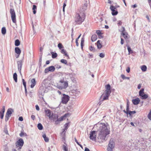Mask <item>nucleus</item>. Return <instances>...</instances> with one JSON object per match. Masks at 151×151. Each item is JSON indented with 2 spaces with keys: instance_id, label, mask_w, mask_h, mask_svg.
Listing matches in <instances>:
<instances>
[{
  "instance_id": "nucleus-1",
  "label": "nucleus",
  "mask_w": 151,
  "mask_h": 151,
  "mask_svg": "<svg viewBox=\"0 0 151 151\" xmlns=\"http://www.w3.org/2000/svg\"><path fill=\"white\" fill-rule=\"evenodd\" d=\"M97 131H91L90 134V138L93 141L96 140V134H98V139L100 141L106 140V137L109 134V128L107 123H99L96 125Z\"/></svg>"
},
{
  "instance_id": "nucleus-2",
  "label": "nucleus",
  "mask_w": 151,
  "mask_h": 151,
  "mask_svg": "<svg viewBox=\"0 0 151 151\" xmlns=\"http://www.w3.org/2000/svg\"><path fill=\"white\" fill-rule=\"evenodd\" d=\"M105 87L106 89L100 97V99L102 101L108 99L111 92V86L109 84L106 85Z\"/></svg>"
},
{
  "instance_id": "nucleus-3",
  "label": "nucleus",
  "mask_w": 151,
  "mask_h": 151,
  "mask_svg": "<svg viewBox=\"0 0 151 151\" xmlns=\"http://www.w3.org/2000/svg\"><path fill=\"white\" fill-rule=\"evenodd\" d=\"M85 19V14L84 13L81 12L76 14L75 17V22L76 24H80Z\"/></svg>"
},
{
  "instance_id": "nucleus-4",
  "label": "nucleus",
  "mask_w": 151,
  "mask_h": 151,
  "mask_svg": "<svg viewBox=\"0 0 151 151\" xmlns=\"http://www.w3.org/2000/svg\"><path fill=\"white\" fill-rule=\"evenodd\" d=\"M60 83V85H58L57 87L59 89H63L67 88L68 86V83L67 81H64V78L61 79L59 81Z\"/></svg>"
},
{
  "instance_id": "nucleus-5",
  "label": "nucleus",
  "mask_w": 151,
  "mask_h": 151,
  "mask_svg": "<svg viewBox=\"0 0 151 151\" xmlns=\"http://www.w3.org/2000/svg\"><path fill=\"white\" fill-rule=\"evenodd\" d=\"M114 147V143L112 139L110 141L107 148V151H112Z\"/></svg>"
},
{
  "instance_id": "nucleus-6",
  "label": "nucleus",
  "mask_w": 151,
  "mask_h": 151,
  "mask_svg": "<svg viewBox=\"0 0 151 151\" xmlns=\"http://www.w3.org/2000/svg\"><path fill=\"white\" fill-rule=\"evenodd\" d=\"M24 144V141L22 138H20L15 143L17 147H19V149H21Z\"/></svg>"
},
{
  "instance_id": "nucleus-7",
  "label": "nucleus",
  "mask_w": 151,
  "mask_h": 151,
  "mask_svg": "<svg viewBox=\"0 0 151 151\" xmlns=\"http://www.w3.org/2000/svg\"><path fill=\"white\" fill-rule=\"evenodd\" d=\"M10 12L11 14V17L13 22L14 23H16V15L14 10L12 9H10Z\"/></svg>"
},
{
  "instance_id": "nucleus-8",
  "label": "nucleus",
  "mask_w": 151,
  "mask_h": 151,
  "mask_svg": "<svg viewBox=\"0 0 151 151\" xmlns=\"http://www.w3.org/2000/svg\"><path fill=\"white\" fill-rule=\"evenodd\" d=\"M144 88H142L139 92V95L142 99H145L148 97L147 94H144Z\"/></svg>"
},
{
  "instance_id": "nucleus-9",
  "label": "nucleus",
  "mask_w": 151,
  "mask_h": 151,
  "mask_svg": "<svg viewBox=\"0 0 151 151\" xmlns=\"http://www.w3.org/2000/svg\"><path fill=\"white\" fill-rule=\"evenodd\" d=\"M69 114H65L63 116H61L59 118H58L56 121H55V124H58L60 123V122L63 120L68 116Z\"/></svg>"
},
{
  "instance_id": "nucleus-10",
  "label": "nucleus",
  "mask_w": 151,
  "mask_h": 151,
  "mask_svg": "<svg viewBox=\"0 0 151 151\" xmlns=\"http://www.w3.org/2000/svg\"><path fill=\"white\" fill-rule=\"evenodd\" d=\"M69 97L64 94H63V96L62 98L61 102L62 103L66 104L69 100Z\"/></svg>"
},
{
  "instance_id": "nucleus-11",
  "label": "nucleus",
  "mask_w": 151,
  "mask_h": 151,
  "mask_svg": "<svg viewBox=\"0 0 151 151\" xmlns=\"http://www.w3.org/2000/svg\"><path fill=\"white\" fill-rule=\"evenodd\" d=\"M110 9L112 11L111 14L112 15H116L118 14V12L116 9V7L113 6H111Z\"/></svg>"
},
{
  "instance_id": "nucleus-12",
  "label": "nucleus",
  "mask_w": 151,
  "mask_h": 151,
  "mask_svg": "<svg viewBox=\"0 0 151 151\" xmlns=\"http://www.w3.org/2000/svg\"><path fill=\"white\" fill-rule=\"evenodd\" d=\"M55 68L54 66H50L49 67L47 68L45 70V72L47 73L49 71L53 72L55 71Z\"/></svg>"
},
{
  "instance_id": "nucleus-13",
  "label": "nucleus",
  "mask_w": 151,
  "mask_h": 151,
  "mask_svg": "<svg viewBox=\"0 0 151 151\" xmlns=\"http://www.w3.org/2000/svg\"><path fill=\"white\" fill-rule=\"evenodd\" d=\"M122 29L120 31L122 32V34L124 38L125 39H127L128 37V35L127 33L126 32H125V28L124 27H122Z\"/></svg>"
},
{
  "instance_id": "nucleus-14",
  "label": "nucleus",
  "mask_w": 151,
  "mask_h": 151,
  "mask_svg": "<svg viewBox=\"0 0 151 151\" xmlns=\"http://www.w3.org/2000/svg\"><path fill=\"white\" fill-rule=\"evenodd\" d=\"M58 117V116L57 114H52L51 116L49 117V119H50L51 120H53L55 122V121L57 120Z\"/></svg>"
},
{
  "instance_id": "nucleus-15",
  "label": "nucleus",
  "mask_w": 151,
  "mask_h": 151,
  "mask_svg": "<svg viewBox=\"0 0 151 151\" xmlns=\"http://www.w3.org/2000/svg\"><path fill=\"white\" fill-rule=\"evenodd\" d=\"M18 69L20 73H21L22 67V60H20L17 62Z\"/></svg>"
},
{
  "instance_id": "nucleus-16",
  "label": "nucleus",
  "mask_w": 151,
  "mask_h": 151,
  "mask_svg": "<svg viewBox=\"0 0 151 151\" xmlns=\"http://www.w3.org/2000/svg\"><path fill=\"white\" fill-rule=\"evenodd\" d=\"M65 79L68 80L69 78H71L73 77V74L71 73H66L65 74Z\"/></svg>"
},
{
  "instance_id": "nucleus-17",
  "label": "nucleus",
  "mask_w": 151,
  "mask_h": 151,
  "mask_svg": "<svg viewBox=\"0 0 151 151\" xmlns=\"http://www.w3.org/2000/svg\"><path fill=\"white\" fill-rule=\"evenodd\" d=\"M31 83L30 87L31 88H33L36 84V82L35 78H33L31 80Z\"/></svg>"
},
{
  "instance_id": "nucleus-18",
  "label": "nucleus",
  "mask_w": 151,
  "mask_h": 151,
  "mask_svg": "<svg viewBox=\"0 0 151 151\" xmlns=\"http://www.w3.org/2000/svg\"><path fill=\"white\" fill-rule=\"evenodd\" d=\"M140 100L138 98H137L136 99H133L132 101V102L135 105H137L138 104L139 102H140Z\"/></svg>"
},
{
  "instance_id": "nucleus-19",
  "label": "nucleus",
  "mask_w": 151,
  "mask_h": 151,
  "mask_svg": "<svg viewBox=\"0 0 151 151\" xmlns=\"http://www.w3.org/2000/svg\"><path fill=\"white\" fill-rule=\"evenodd\" d=\"M15 52L18 54V55L16 57L17 58H18L19 55L21 53V50L18 47H16L15 48Z\"/></svg>"
},
{
  "instance_id": "nucleus-20",
  "label": "nucleus",
  "mask_w": 151,
  "mask_h": 151,
  "mask_svg": "<svg viewBox=\"0 0 151 151\" xmlns=\"http://www.w3.org/2000/svg\"><path fill=\"white\" fill-rule=\"evenodd\" d=\"M87 6L88 3L87 2H86L84 4L83 6H82V7L81 8L82 9H81V10L82 12L85 11L87 9Z\"/></svg>"
},
{
  "instance_id": "nucleus-21",
  "label": "nucleus",
  "mask_w": 151,
  "mask_h": 151,
  "mask_svg": "<svg viewBox=\"0 0 151 151\" xmlns=\"http://www.w3.org/2000/svg\"><path fill=\"white\" fill-rule=\"evenodd\" d=\"M45 115L46 116H49V117L51 116V111L49 109H47L45 110Z\"/></svg>"
},
{
  "instance_id": "nucleus-22",
  "label": "nucleus",
  "mask_w": 151,
  "mask_h": 151,
  "mask_svg": "<svg viewBox=\"0 0 151 151\" xmlns=\"http://www.w3.org/2000/svg\"><path fill=\"white\" fill-rule=\"evenodd\" d=\"M38 95L39 96H43L44 95V90L42 88H40L38 91Z\"/></svg>"
},
{
  "instance_id": "nucleus-23",
  "label": "nucleus",
  "mask_w": 151,
  "mask_h": 151,
  "mask_svg": "<svg viewBox=\"0 0 151 151\" xmlns=\"http://www.w3.org/2000/svg\"><path fill=\"white\" fill-rule=\"evenodd\" d=\"M13 110L12 109H8L6 112V115L9 116H10L11 114H12V111Z\"/></svg>"
},
{
  "instance_id": "nucleus-24",
  "label": "nucleus",
  "mask_w": 151,
  "mask_h": 151,
  "mask_svg": "<svg viewBox=\"0 0 151 151\" xmlns=\"http://www.w3.org/2000/svg\"><path fill=\"white\" fill-rule=\"evenodd\" d=\"M42 137L44 139V140L45 142H49V139L47 137H46V134H43Z\"/></svg>"
},
{
  "instance_id": "nucleus-25",
  "label": "nucleus",
  "mask_w": 151,
  "mask_h": 151,
  "mask_svg": "<svg viewBox=\"0 0 151 151\" xmlns=\"http://www.w3.org/2000/svg\"><path fill=\"white\" fill-rule=\"evenodd\" d=\"M61 52L62 53L64 54L66 56H67L68 57V58H69V56L68 55L66 51L64 50V49H63L61 50Z\"/></svg>"
},
{
  "instance_id": "nucleus-26",
  "label": "nucleus",
  "mask_w": 151,
  "mask_h": 151,
  "mask_svg": "<svg viewBox=\"0 0 151 151\" xmlns=\"http://www.w3.org/2000/svg\"><path fill=\"white\" fill-rule=\"evenodd\" d=\"M97 39V37L96 35H92L91 37V40L92 42L95 41Z\"/></svg>"
},
{
  "instance_id": "nucleus-27",
  "label": "nucleus",
  "mask_w": 151,
  "mask_h": 151,
  "mask_svg": "<svg viewBox=\"0 0 151 151\" xmlns=\"http://www.w3.org/2000/svg\"><path fill=\"white\" fill-rule=\"evenodd\" d=\"M101 41L98 40L97 42V46L98 48L100 49L102 47V45L100 43Z\"/></svg>"
},
{
  "instance_id": "nucleus-28",
  "label": "nucleus",
  "mask_w": 151,
  "mask_h": 151,
  "mask_svg": "<svg viewBox=\"0 0 151 151\" xmlns=\"http://www.w3.org/2000/svg\"><path fill=\"white\" fill-rule=\"evenodd\" d=\"M13 78L14 80L16 82H17V73H15L13 74Z\"/></svg>"
},
{
  "instance_id": "nucleus-29",
  "label": "nucleus",
  "mask_w": 151,
  "mask_h": 151,
  "mask_svg": "<svg viewBox=\"0 0 151 151\" xmlns=\"http://www.w3.org/2000/svg\"><path fill=\"white\" fill-rule=\"evenodd\" d=\"M84 41V39L83 37H82L81 40V48L82 49L83 48V43Z\"/></svg>"
},
{
  "instance_id": "nucleus-30",
  "label": "nucleus",
  "mask_w": 151,
  "mask_h": 151,
  "mask_svg": "<svg viewBox=\"0 0 151 151\" xmlns=\"http://www.w3.org/2000/svg\"><path fill=\"white\" fill-rule=\"evenodd\" d=\"M37 127L38 129L40 130L42 129L43 128L42 125L41 123H39L37 124Z\"/></svg>"
},
{
  "instance_id": "nucleus-31",
  "label": "nucleus",
  "mask_w": 151,
  "mask_h": 151,
  "mask_svg": "<svg viewBox=\"0 0 151 151\" xmlns=\"http://www.w3.org/2000/svg\"><path fill=\"white\" fill-rule=\"evenodd\" d=\"M32 10H33V14H35L36 13V11L35 10V9H37V6L35 5H33V8L32 9Z\"/></svg>"
},
{
  "instance_id": "nucleus-32",
  "label": "nucleus",
  "mask_w": 151,
  "mask_h": 151,
  "mask_svg": "<svg viewBox=\"0 0 151 151\" xmlns=\"http://www.w3.org/2000/svg\"><path fill=\"white\" fill-rule=\"evenodd\" d=\"M141 69L142 71H145L146 70L147 67L145 65H143L142 66Z\"/></svg>"
},
{
  "instance_id": "nucleus-33",
  "label": "nucleus",
  "mask_w": 151,
  "mask_h": 151,
  "mask_svg": "<svg viewBox=\"0 0 151 151\" xmlns=\"http://www.w3.org/2000/svg\"><path fill=\"white\" fill-rule=\"evenodd\" d=\"M52 57V58H56L57 56V54L56 53H54L53 52H51Z\"/></svg>"
},
{
  "instance_id": "nucleus-34",
  "label": "nucleus",
  "mask_w": 151,
  "mask_h": 151,
  "mask_svg": "<svg viewBox=\"0 0 151 151\" xmlns=\"http://www.w3.org/2000/svg\"><path fill=\"white\" fill-rule=\"evenodd\" d=\"M1 33L2 34L4 35L6 33V29L5 27H3L1 29Z\"/></svg>"
},
{
  "instance_id": "nucleus-35",
  "label": "nucleus",
  "mask_w": 151,
  "mask_h": 151,
  "mask_svg": "<svg viewBox=\"0 0 151 151\" xmlns=\"http://www.w3.org/2000/svg\"><path fill=\"white\" fill-rule=\"evenodd\" d=\"M20 42L19 40H16L15 41V45L16 46H18L20 45Z\"/></svg>"
},
{
  "instance_id": "nucleus-36",
  "label": "nucleus",
  "mask_w": 151,
  "mask_h": 151,
  "mask_svg": "<svg viewBox=\"0 0 151 151\" xmlns=\"http://www.w3.org/2000/svg\"><path fill=\"white\" fill-rule=\"evenodd\" d=\"M60 62L66 64L67 63V61L65 59H62L60 60Z\"/></svg>"
},
{
  "instance_id": "nucleus-37",
  "label": "nucleus",
  "mask_w": 151,
  "mask_h": 151,
  "mask_svg": "<svg viewBox=\"0 0 151 151\" xmlns=\"http://www.w3.org/2000/svg\"><path fill=\"white\" fill-rule=\"evenodd\" d=\"M63 148L64 151H68V148L65 145H63Z\"/></svg>"
},
{
  "instance_id": "nucleus-38",
  "label": "nucleus",
  "mask_w": 151,
  "mask_h": 151,
  "mask_svg": "<svg viewBox=\"0 0 151 151\" xmlns=\"http://www.w3.org/2000/svg\"><path fill=\"white\" fill-rule=\"evenodd\" d=\"M136 113V111H129L128 112V114H129L130 116H131L132 115V114H134Z\"/></svg>"
},
{
  "instance_id": "nucleus-39",
  "label": "nucleus",
  "mask_w": 151,
  "mask_h": 151,
  "mask_svg": "<svg viewBox=\"0 0 151 151\" xmlns=\"http://www.w3.org/2000/svg\"><path fill=\"white\" fill-rule=\"evenodd\" d=\"M127 50L129 52V54L132 52V51L131 50V48L129 46H127Z\"/></svg>"
},
{
  "instance_id": "nucleus-40",
  "label": "nucleus",
  "mask_w": 151,
  "mask_h": 151,
  "mask_svg": "<svg viewBox=\"0 0 151 151\" xmlns=\"http://www.w3.org/2000/svg\"><path fill=\"white\" fill-rule=\"evenodd\" d=\"M147 117L150 120H151V109L147 115Z\"/></svg>"
},
{
  "instance_id": "nucleus-41",
  "label": "nucleus",
  "mask_w": 151,
  "mask_h": 151,
  "mask_svg": "<svg viewBox=\"0 0 151 151\" xmlns=\"http://www.w3.org/2000/svg\"><path fill=\"white\" fill-rule=\"evenodd\" d=\"M58 47L59 49H61V48L63 47L62 44L61 43H59L58 45Z\"/></svg>"
},
{
  "instance_id": "nucleus-42",
  "label": "nucleus",
  "mask_w": 151,
  "mask_h": 151,
  "mask_svg": "<svg viewBox=\"0 0 151 151\" xmlns=\"http://www.w3.org/2000/svg\"><path fill=\"white\" fill-rule=\"evenodd\" d=\"M75 142L77 143V144L79 145L82 148V146L81 145L79 144V143L78 142V141L76 139V138L75 137Z\"/></svg>"
},
{
  "instance_id": "nucleus-43",
  "label": "nucleus",
  "mask_w": 151,
  "mask_h": 151,
  "mask_svg": "<svg viewBox=\"0 0 151 151\" xmlns=\"http://www.w3.org/2000/svg\"><path fill=\"white\" fill-rule=\"evenodd\" d=\"M23 84L24 86V88H26V82L23 79H22Z\"/></svg>"
},
{
  "instance_id": "nucleus-44",
  "label": "nucleus",
  "mask_w": 151,
  "mask_h": 151,
  "mask_svg": "<svg viewBox=\"0 0 151 151\" xmlns=\"http://www.w3.org/2000/svg\"><path fill=\"white\" fill-rule=\"evenodd\" d=\"M89 49L91 51H93V52L95 51V48L92 46L90 47Z\"/></svg>"
},
{
  "instance_id": "nucleus-45",
  "label": "nucleus",
  "mask_w": 151,
  "mask_h": 151,
  "mask_svg": "<svg viewBox=\"0 0 151 151\" xmlns=\"http://www.w3.org/2000/svg\"><path fill=\"white\" fill-rule=\"evenodd\" d=\"M99 56L101 58H103L104 57L105 54L103 53H101L100 54Z\"/></svg>"
},
{
  "instance_id": "nucleus-46",
  "label": "nucleus",
  "mask_w": 151,
  "mask_h": 151,
  "mask_svg": "<svg viewBox=\"0 0 151 151\" xmlns=\"http://www.w3.org/2000/svg\"><path fill=\"white\" fill-rule=\"evenodd\" d=\"M66 2H64L63 4V12L65 11V8L66 5Z\"/></svg>"
},
{
  "instance_id": "nucleus-47",
  "label": "nucleus",
  "mask_w": 151,
  "mask_h": 151,
  "mask_svg": "<svg viewBox=\"0 0 151 151\" xmlns=\"http://www.w3.org/2000/svg\"><path fill=\"white\" fill-rule=\"evenodd\" d=\"M10 116H8V115H6L5 116V121H8L9 119V117H10Z\"/></svg>"
},
{
  "instance_id": "nucleus-48",
  "label": "nucleus",
  "mask_w": 151,
  "mask_h": 151,
  "mask_svg": "<svg viewBox=\"0 0 151 151\" xmlns=\"http://www.w3.org/2000/svg\"><path fill=\"white\" fill-rule=\"evenodd\" d=\"M4 115V113H2L1 112H0V118L1 119H2L3 118Z\"/></svg>"
},
{
  "instance_id": "nucleus-49",
  "label": "nucleus",
  "mask_w": 151,
  "mask_h": 151,
  "mask_svg": "<svg viewBox=\"0 0 151 151\" xmlns=\"http://www.w3.org/2000/svg\"><path fill=\"white\" fill-rule=\"evenodd\" d=\"M146 18L147 19L148 22H150V16L148 15H147L146 17Z\"/></svg>"
},
{
  "instance_id": "nucleus-50",
  "label": "nucleus",
  "mask_w": 151,
  "mask_h": 151,
  "mask_svg": "<svg viewBox=\"0 0 151 151\" xmlns=\"http://www.w3.org/2000/svg\"><path fill=\"white\" fill-rule=\"evenodd\" d=\"M4 132L6 134H8V133L7 129L6 127H5L4 129Z\"/></svg>"
},
{
  "instance_id": "nucleus-51",
  "label": "nucleus",
  "mask_w": 151,
  "mask_h": 151,
  "mask_svg": "<svg viewBox=\"0 0 151 151\" xmlns=\"http://www.w3.org/2000/svg\"><path fill=\"white\" fill-rule=\"evenodd\" d=\"M4 112H5V106H4L2 107V109L1 110V111H0V112H1L2 113H4Z\"/></svg>"
},
{
  "instance_id": "nucleus-52",
  "label": "nucleus",
  "mask_w": 151,
  "mask_h": 151,
  "mask_svg": "<svg viewBox=\"0 0 151 151\" xmlns=\"http://www.w3.org/2000/svg\"><path fill=\"white\" fill-rule=\"evenodd\" d=\"M129 105L128 104H127V108H126V110L129 112Z\"/></svg>"
},
{
  "instance_id": "nucleus-53",
  "label": "nucleus",
  "mask_w": 151,
  "mask_h": 151,
  "mask_svg": "<svg viewBox=\"0 0 151 151\" xmlns=\"http://www.w3.org/2000/svg\"><path fill=\"white\" fill-rule=\"evenodd\" d=\"M96 33L98 35L101 34V32L99 30H97L96 31Z\"/></svg>"
},
{
  "instance_id": "nucleus-54",
  "label": "nucleus",
  "mask_w": 151,
  "mask_h": 151,
  "mask_svg": "<svg viewBox=\"0 0 151 151\" xmlns=\"http://www.w3.org/2000/svg\"><path fill=\"white\" fill-rule=\"evenodd\" d=\"M65 129H68V123H66L65 124Z\"/></svg>"
},
{
  "instance_id": "nucleus-55",
  "label": "nucleus",
  "mask_w": 151,
  "mask_h": 151,
  "mask_svg": "<svg viewBox=\"0 0 151 151\" xmlns=\"http://www.w3.org/2000/svg\"><path fill=\"white\" fill-rule=\"evenodd\" d=\"M73 29H72V33H71V36L72 39V42H73Z\"/></svg>"
},
{
  "instance_id": "nucleus-56",
  "label": "nucleus",
  "mask_w": 151,
  "mask_h": 151,
  "mask_svg": "<svg viewBox=\"0 0 151 151\" xmlns=\"http://www.w3.org/2000/svg\"><path fill=\"white\" fill-rule=\"evenodd\" d=\"M23 118L22 117V116H20V117H19V120L20 121H23Z\"/></svg>"
},
{
  "instance_id": "nucleus-57",
  "label": "nucleus",
  "mask_w": 151,
  "mask_h": 151,
  "mask_svg": "<svg viewBox=\"0 0 151 151\" xmlns=\"http://www.w3.org/2000/svg\"><path fill=\"white\" fill-rule=\"evenodd\" d=\"M93 57V54H88V57L90 58H91Z\"/></svg>"
},
{
  "instance_id": "nucleus-58",
  "label": "nucleus",
  "mask_w": 151,
  "mask_h": 151,
  "mask_svg": "<svg viewBox=\"0 0 151 151\" xmlns=\"http://www.w3.org/2000/svg\"><path fill=\"white\" fill-rule=\"evenodd\" d=\"M24 135V133L23 132H21L19 134V135L21 137H22Z\"/></svg>"
},
{
  "instance_id": "nucleus-59",
  "label": "nucleus",
  "mask_w": 151,
  "mask_h": 151,
  "mask_svg": "<svg viewBox=\"0 0 151 151\" xmlns=\"http://www.w3.org/2000/svg\"><path fill=\"white\" fill-rule=\"evenodd\" d=\"M121 77H122V78L123 79H125V76L123 75V74H122L121 75Z\"/></svg>"
},
{
  "instance_id": "nucleus-60",
  "label": "nucleus",
  "mask_w": 151,
  "mask_h": 151,
  "mask_svg": "<svg viewBox=\"0 0 151 151\" xmlns=\"http://www.w3.org/2000/svg\"><path fill=\"white\" fill-rule=\"evenodd\" d=\"M126 71L127 73H129L130 71V68L129 67H128L127 69H126Z\"/></svg>"
},
{
  "instance_id": "nucleus-61",
  "label": "nucleus",
  "mask_w": 151,
  "mask_h": 151,
  "mask_svg": "<svg viewBox=\"0 0 151 151\" xmlns=\"http://www.w3.org/2000/svg\"><path fill=\"white\" fill-rule=\"evenodd\" d=\"M35 107H36V109L37 110V111L39 110H40L39 107L37 105H36L35 106Z\"/></svg>"
},
{
  "instance_id": "nucleus-62",
  "label": "nucleus",
  "mask_w": 151,
  "mask_h": 151,
  "mask_svg": "<svg viewBox=\"0 0 151 151\" xmlns=\"http://www.w3.org/2000/svg\"><path fill=\"white\" fill-rule=\"evenodd\" d=\"M121 43L122 45H123V44H124V40L122 38H121Z\"/></svg>"
},
{
  "instance_id": "nucleus-63",
  "label": "nucleus",
  "mask_w": 151,
  "mask_h": 151,
  "mask_svg": "<svg viewBox=\"0 0 151 151\" xmlns=\"http://www.w3.org/2000/svg\"><path fill=\"white\" fill-rule=\"evenodd\" d=\"M150 6L151 8V0H148Z\"/></svg>"
},
{
  "instance_id": "nucleus-64",
  "label": "nucleus",
  "mask_w": 151,
  "mask_h": 151,
  "mask_svg": "<svg viewBox=\"0 0 151 151\" xmlns=\"http://www.w3.org/2000/svg\"><path fill=\"white\" fill-rule=\"evenodd\" d=\"M141 84H139L137 87V88L138 89H140L141 88Z\"/></svg>"
}]
</instances>
